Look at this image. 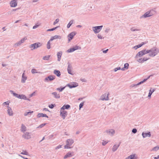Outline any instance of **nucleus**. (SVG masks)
<instances>
[{
  "mask_svg": "<svg viewBox=\"0 0 159 159\" xmlns=\"http://www.w3.org/2000/svg\"><path fill=\"white\" fill-rule=\"evenodd\" d=\"M149 52V55L150 57H153L157 54L159 52V50L157 48L155 47L148 50Z\"/></svg>",
  "mask_w": 159,
  "mask_h": 159,
  "instance_id": "nucleus-1",
  "label": "nucleus"
},
{
  "mask_svg": "<svg viewBox=\"0 0 159 159\" xmlns=\"http://www.w3.org/2000/svg\"><path fill=\"white\" fill-rule=\"evenodd\" d=\"M74 141L72 139H69L67 140L66 141V144L64 146V148L70 149L72 148L73 147H70V146L74 143Z\"/></svg>",
  "mask_w": 159,
  "mask_h": 159,
  "instance_id": "nucleus-2",
  "label": "nucleus"
},
{
  "mask_svg": "<svg viewBox=\"0 0 159 159\" xmlns=\"http://www.w3.org/2000/svg\"><path fill=\"white\" fill-rule=\"evenodd\" d=\"M149 53L148 50H146V49H143L138 52L135 56V58L138 57H141L143 55Z\"/></svg>",
  "mask_w": 159,
  "mask_h": 159,
  "instance_id": "nucleus-3",
  "label": "nucleus"
},
{
  "mask_svg": "<svg viewBox=\"0 0 159 159\" xmlns=\"http://www.w3.org/2000/svg\"><path fill=\"white\" fill-rule=\"evenodd\" d=\"M42 45V43H34L30 45V48H31V50H33L40 47Z\"/></svg>",
  "mask_w": 159,
  "mask_h": 159,
  "instance_id": "nucleus-4",
  "label": "nucleus"
},
{
  "mask_svg": "<svg viewBox=\"0 0 159 159\" xmlns=\"http://www.w3.org/2000/svg\"><path fill=\"white\" fill-rule=\"evenodd\" d=\"M102 25L93 27V30L96 34L98 33L102 29Z\"/></svg>",
  "mask_w": 159,
  "mask_h": 159,
  "instance_id": "nucleus-5",
  "label": "nucleus"
},
{
  "mask_svg": "<svg viewBox=\"0 0 159 159\" xmlns=\"http://www.w3.org/2000/svg\"><path fill=\"white\" fill-rule=\"evenodd\" d=\"M78 86V83L75 82H73L71 83L70 84H67L66 86H67L69 87L70 89H72L77 87Z\"/></svg>",
  "mask_w": 159,
  "mask_h": 159,
  "instance_id": "nucleus-6",
  "label": "nucleus"
},
{
  "mask_svg": "<svg viewBox=\"0 0 159 159\" xmlns=\"http://www.w3.org/2000/svg\"><path fill=\"white\" fill-rule=\"evenodd\" d=\"M76 33L75 32H72L70 33L68 36V40L69 42L71 40H72L73 37L76 35Z\"/></svg>",
  "mask_w": 159,
  "mask_h": 159,
  "instance_id": "nucleus-7",
  "label": "nucleus"
},
{
  "mask_svg": "<svg viewBox=\"0 0 159 159\" xmlns=\"http://www.w3.org/2000/svg\"><path fill=\"white\" fill-rule=\"evenodd\" d=\"M109 93H107L102 95L101 97V100H109L108 95Z\"/></svg>",
  "mask_w": 159,
  "mask_h": 159,
  "instance_id": "nucleus-8",
  "label": "nucleus"
},
{
  "mask_svg": "<svg viewBox=\"0 0 159 159\" xmlns=\"http://www.w3.org/2000/svg\"><path fill=\"white\" fill-rule=\"evenodd\" d=\"M10 6L11 7H15L17 5V0H12L10 2Z\"/></svg>",
  "mask_w": 159,
  "mask_h": 159,
  "instance_id": "nucleus-9",
  "label": "nucleus"
},
{
  "mask_svg": "<svg viewBox=\"0 0 159 159\" xmlns=\"http://www.w3.org/2000/svg\"><path fill=\"white\" fill-rule=\"evenodd\" d=\"M60 115L63 119H64L65 117L67 116V112L66 111L64 110H60Z\"/></svg>",
  "mask_w": 159,
  "mask_h": 159,
  "instance_id": "nucleus-10",
  "label": "nucleus"
},
{
  "mask_svg": "<svg viewBox=\"0 0 159 159\" xmlns=\"http://www.w3.org/2000/svg\"><path fill=\"white\" fill-rule=\"evenodd\" d=\"M55 78L54 75H50L46 77L44 79L45 81H51L54 80Z\"/></svg>",
  "mask_w": 159,
  "mask_h": 159,
  "instance_id": "nucleus-11",
  "label": "nucleus"
},
{
  "mask_svg": "<svg viewBox=\"0 0 159 159\" xmlns=\"http://www.w3.org/2000/svg\"><path fill=\"white\" fill-rule=\"evenodd\" d=\"M105 133H107L108 134L110 135L111 136H112L115 133L114 130L111 129H110L107 130L105 131Z\"/></svg>",
  "mask_w": 159,
  "mask_h": 159,
  "instance_id": "nucleus-12",
  "label": "nucleus"
},
{
  "mask_svg": "<svg viewBox=\"0 0 159 159\" xmlns=\"http://www.w3.org/2000/svg\"><path fill=\"white\" fill-rule=\"evenodd\" d=\"M68 66L67 67V71L68 73L70 75H73V74L72 72L71 69H72V66L69 62L68 63Z\"/></svg>",
  "mask_w": 159,
  "mask_h": 159,
  "instance_id": "nucleus-13",
  "label": "nucleus"
},
{
  "mask_svg": "<svg viewBox=\"0 0 159 159\" xmlns=\"http://www.w3.org/2000/svg\"><path fill=\"white\" fill-rule=\"evenodd\" d=\"M22 137L25 139H28L31 138L29 132H26L22 136Z\"/></svg>",
  "mask_w": 159,
  "mask_h": 159,
  "instance_id": "nucleus-14",
  "label": "nucleus"
},
{
  "mask_svg": "<svg viewBox=\"0 0 159 159\" xmlns=\"http://www.w3.org/2000/svg\"><path fill=\"white\" fill-rule=\"evenodd\" d=\"M142 135L143 138H145L147 137H150L151 134L150 132L149 131L147 133L143 132L142 133Z\"/></svg>",
  "mask_w": 159,
  "mask_h": 159,
  "instance_id": "nucleus-15",
  "label": "nucleus"
},
{
  "mask_svg": "<svg viewBox=\"0 0 159 159\" xmlns=\"http://www.w3.org/2000/svg\"><path fill=\"white\" fill-rule=\"evenodd\" d=\"M70 108V106L69 104H65L61 108V110H68Z\"/></svg>",
  "mask_w": 159,
  "mask_h": 159,
  "instance_id": "nucleus-16",
  "label": "nucleus"
},
{
  "mask_svg": "<svg viewBox=\"0 0 159 159\" xmlns=\"http://www.w3.org/2000/svg\"><path fill=\"white\" fill-rule=\"evenodd\" d=\"M18 98L23 99L26 100L30 101V99L27 98L26 97L24 94H19Z\"/></svg>",
  "mask_w": 159,
  "mask_h": 159,
  "instance_id": "nucleus-17",
  "label": "nucleus"
},
{
  "mask_svg": "<svg viewBox=\"0 0 159 159\" xmlns=\"http://www.w3.org/2000/svg\"><path fill=\"white\" fill-rule=\"evenodd\" d=\"M7 111L8 115L10 116H12L13 115V113L12 110L11 108L9 107L8 106H7Z\"/></svg>",
  "mask_w": 159,
  "mask_h": 159,
  "instance_id": "nucleus-18",
  "label": "nucleus"
},
{
  "mask_svg": "<svg viewBox=\"0 0 159 159\" xmlns=\"http://www.w3.org/2000/svg\"><path fill=\"white\" fill-rule=\"evenodd\" d=\"M73 152H68L64 156V159H65L67 158L68 157H72L73 156Z\"/></svg>",
  "mask_w": 159,
  "mask_h": 159,
  "instance_id": "nucleus-19",
  "label": "nucleus"
},
{
  "mask_svg": "<svg viewBox=\"0 0 159 159\" xmlns=\"http://www.w3.org/2000/svg\"><path fill=\"white\" fill-rule=\"evenodd\" d=\"M37 117L38 118H40L41 117H46L48 118V116L45 114H43V113H38L37 115Z\"/></svg>",
  "mask_w": 159,
  "mask_h": 159,
  "instance_id": "nucleus-20",
  "label": "nucleus"
},
{
  "mask_svg": "<svg viewBox=\"0 0 159 159\" xmlns=\"http://www.w3.org/2000/svg\"><path fill=\"white\" fill-rule=\"evenodd\" d=\"M120 143L121 142H120L118 145L115 144L113 146L112 148V150L113 152L116 151L117 150L118 147L120 146Z\"/></svg>",
  "mask_w": 159,
  "mask_h": 159,
  "instance_id": "nucleus-21",
  "label": "nucleus"
},
{
  "mask_svg": "<svg viewBox=\"0 0 159 159\" xmlns=\"http://www.w3.org/2000/svg\"><path fill=\"white\" fill-rule=\"evenodd\" d=\"M27 77L25 76V73L24 72L22 75L21 82L22 83H25L26 80H27Z\"/></svg>",
  "mask_w": 159,
  "mask_h": 159,
  "instance_id": "nucleus-22",
  "label": "nucleus"
},
{
  "mask_svg": "<svg viewBox=\"0 0 159 159\" xmlns=\"http://www.w3.org/2000/svg\"><path fill=\"white\" fill-rule=\"evenodd\" d=\"M62 55V52L60 51L57 53V60L60 61L61 60V57Z\"/></svg>",
  "mask_w": 159,
  "mask_h": 159,
  "instance_id": "nucleus-23",
  "label": "nucleus"
},
{
  "mask_svg": "<svg viewBox=\"0 0 159 159\" xmlns=\"http://www.w3.org/2000/svg\"><path fill=\"white\" fill-rule=\"evenodd\" d=\"M155 89H152V88H151L149 91L148 97L149 98H151V96L152 94V93L155 91Z\"/></svg>",
  "mask_w": 159,
  "mask_h": 159,
  "instance_id": "nucleus-24",
  "label": "nucleus"
},
{
  "mask_svg": "<svg viewBox=\"0 0 159 159\" xmlns=\"http://www.w3.org/2000/svg\"><path fill=\"white\" fill-rule=\"evenodd\" d=\"M53 73L57 77H59L61 75L60 71L59 70H54Z\"/></svg>",
  "mask_w": 159,
  "mask_h": 159,
  "instance_id": "nucleus-25",
  "label": "nucleus"
},
{
  "mask_svg": "<svg viewBox=\"0 0 159 159\" xmlns=\"http://www.w3.org/2000/svg\"><path fill=\"white\" fill-rule=\"evenodd\" d=\"M61 39V37L60 35H55L53 36L52 37H51L50 41H52L54 39Z\"/></svg>",
  "mask_w": 159,
  "mask_h": 159,
  "instance_id": "nucleus-26",
  "label": "nucleus"
},
{
  "mask_svg": "<svg viewBox=\"0 0 159 159\" xmlns=\"http://www.w3.org/2000/svg\"><path fill=\"white\" fill-rule=\"evenodd\" d=\"M136 158L135 154H132L126 157L125 159H136Z\"/></svg>",
  "mask_w": 159,
  "mask_h": 159,
  "instance_id": "nucleus-27",
  "label": "nucleus"
},
{
  "mask_svg": "<svg viewBox=\"0 0 159 159\" xmlns=\"http://www.w3.org/2000/svg\"><path fill=\"white\" fill-rule=\"evenodd\" d=\"M52 94L54 95V97L56 98H59L60 97V95L57 94V92H53Z\"/></svg>",
  "mask_w": 159,
  "mask_h": 159,
  "instance_id": "nucleus-28",
  "label": "nucleus"
},
{
  "mask_svg": "<svg viewBox=\"0 0 159 159\" xmlns=\"http://www.w3.org/2000/svg\"><path fill=\"white\" fill-rule=\"evenodd\" d=\"M21 131L24 132L26 130V127L23 124L21 125V128L20 129Z\"/></svg>",
  "mask_w": 159,
  "mask_h": 159,
  "instance_id": "nucleus-29",
  "label": "nucleus"
},
{
  "mask_svg": "<svg viewBox=\"0 0 159 159\" xmlns=\"http://www.w3.org/2000/svg\"><path fill=\"white\" fill-rule=\"evenodd\" d=\"M10 92L11 94H13L14 96L18 98L20 94L14 93L12 90H10Z\"/></svg>",
  "mask_w": 159,
  "mask_h": 159,
  "instance_id": "nucleus-30",
  "label": "nucleus"
},
{
  "mask_svg": "<svg viewBox=\"0 0 159 159\" xmlns=\"http://www.w3.org/2000/svg\"><path fill=\"white\" fill-rule=\"evenodd\" d=\"M37 70L36 69H33L31 70V73L34 74L35 73H39V74H41L42 72L39 71H36Z\"/></svg>",
  "mask_w": 159,
  "mask_h": 159,
  "instance_id": "nucleus-31",
  "label": "nucleus"
},
{
  "mask_svg": "<svg viewBox=\"0 0 159 159\" xmlns=\"http://www.w3.org/2000/svg\"><path fill=\"white\" fill-rule=\"evenodd\" d=\"M150 15L149 11L146 12L143 15L142 17H143L144 18H147L150 16Z\"/></svg>",
  "mask_w": 159,
  "mask_h": 159,
  "instance_id": "nucleus-32",
  "label": "nucleus"
},
{
  "mask_svg": "<svg viewBox=\"0 0 159 159\" xmlns=\"http://www.w3.org/2000/svg\"><path fill=\"white\" fill-rule=\"evenodd\" d=\"M149 12L151 16L155 14L156 13V12L154 10H150Z\"/></svg>",
  "mask_w": 159,
  "mask_h": 159,
  "instance_id": "nucleus-33",
  "label": "nucleus"
},
{
  "mask_svg": "<svg viewBox=\"0 0 159 159\" xmlns=\"http://www.w3.org/2000/svg\"><path fill=\"white\" fill-rule=\"evenodd\" d=\"M66 86H64L63 87H60L59 88H57V90L59 91V92H62L66 88Z\"/></svg>",
  "mask_w": 159,
  "mask_h": 159,
  "instance_id": "nucleus-34",
  "label": "nucleus"
},
{
  "mask_svg": "<svg viewBox=\"0 0 159 159\" xmlns=\"http://www.w3.org/2000/svg\"><path fill=\"white\" fill-rule=\"evenodd\" d=\"M50 57V55H47L43 57V60L48 61L49 60V58Z\"/></svg>",
  "mask_w": 159,
  "mask_h": 159,
  "instance_id": "nucleus-35",
  "label": "nucleus"
},
{
  "mask_svg": "<svg viewBox=\"0 0 159 159\" xmlns=\"http://www.w3.org/2000/svg\"><path fill=\"white\" fill-rule=\"evenodd\" d=\"M74 21V20H71L69 23L68 24L67 26V27L68 28H69L71 25H72Z\"/></svg>",
  "mask_w": 159,
  "mask_h": 159,
  "instance_id": "nucleus-36",
  "label": "nucleus"
},
{
  "mask_svg": "<svg viewBox=\"0 0 159 159\" xmlns=\"http://www.w3.org/2000/svg\"><path fill=\"white\" fill-rule=\"evenodd\" d=\"M74 48H73V47L72 48H70V49H68L67 51V52H68L70 53L73 52L75 51Z\"/></svg>",
  "mask_w": 159,
  "mask_h": 159,
  "instance_id": "nucleus-37",
  "label": "nucleus"
},
{
  "mask_svg": "<svg viewBox=\"0 0 159 159\" xmlns=\"http://www.w3.org/2000/svg\"><path fill=\"white\" fill-rule=\"evenodd\" d=\"M73 48H74V49H75V51L77 49H81V48L77 45H75V46H74L73 47Z\"/></svg>",
  "mask_w": 159,
  "mask_h": 159,
  "instance_id": "nucleus-38",
  "label": "nucleus"
},
{
  "mask_svg": "<svg viewBox=\"0 0 159 159\" xmlns=\"http://www.w3.org/2000/svg\"><path fill=\"white\" fill-rule=\"evenodd\" d=\"M47 124L46 123H44L41 124L39 126H38L37 128H41L43 127L45 125Z\"/></svg>",
  "mask_w": 159,
  "mask_h": 159,
  "instance_id": "nucleus-39",
  "label": "nucleus"
},
{
  "mask_svg": "<svg viewBox=\"0 0 159 159\" xmlns=\"http://www.w3.org/2000/svg\"><path fill=\"white\" fill-rule=\"evenodd\" d=\"M52 41H50V40L48 42L47 44V48L48 49H49L50 48V42Z\"/></svg>",
  "mask_w": 159,
  "mask_h": 159,
  "instance_id": "nucleus-40",
  "label": "nucleus"
},
{
  "mask_svg": "<svg viewBox=\"0 0 159 159\" xmlns=\"http://www.w3.org/2000/svg\"><path fill=\"white\" fill-rule=\"evenodd\" d=\"M159 149V146H157L156 147H154L152 149V150L154 151H157Z\"/></svg>",
  "mask_w": 159,
  "mask_h": 159,
  "instance_id": "nucleus-41",
  "label": "nucleus"
},
{
  "mask_svg": "<svg viewBox=\"0 0 159 159\" xmlns=\"http://www.w3.org/2000/svg\"><path fill=\"white\" fill-rule=\"evenodd\" d=\"M21 154L23 155H29L28 153L25 150H23V152L20 153Z\"/></svg>",
  "mask_w": 159,
  "mask_h": 159,
  "instance_id": "nucleus-42",
  "label": "nucleus"
},
{
  "mask_svg": "<svg viewBox=\"0 0 159 159\" xmlns=\"http://www.w3.org/2000/svg\"><path fill=\"white\" fill-rule=\"evenodd\" d=\"M58 28V27L57 26L56 27L53 28L48 29L47 30V31H53V30H55L57 28Z\"/></svg>",
  "mask_w": 159,
  "mask_h": 159,
  "instance_id": "nucleus-43",
  "label": "nucleus"
},
{
  "mask_svg": "<svg viewBox=\"0 0 159 159\" xmlns=\"http://www.w3.org/2000/svg\"><path fill=\"white\" fill-rule=\"evenodd\" d=\"M33 112V111L26 112L25 113L24 115L25 116H26L27 115H31V113H32Z\"/></svg>",
  "mask_w": 159,
  "mask_h": 159,
  "instance_id": "nucleus-44",
  "label": "nucleus"
},
{
  "mask_svg": "<svg viewBox=\"0 0 159 159\" xmlns=\"http://www.w3.org/2000/svg\"><path fill=\"white\" fill-rule=\"evenodd\" d=\"M141 45H140V44H139L137 45H136L135 46H134L133 48H134L135 50L137 49L138 48H139L140 47H141Z\"/></svg>",
  "mask_w": 159,
  "mask_h": 159,
  "instance_id": "nucleus-45",
  "label": "nucleus"
},
{
  "mask_svg": "<svg viewBox=\"0 0 159 159\" xmlns=\"http://www.w3.org/2000/svg\"><path fill=\"white\" fill-rule=\"evenodd\" d=\"M56 106L55 104H52L50 105H48V107L51 109H52L54 108V107Z\"/></svg>",
  "mask_w": 159,
  "mask_h": 159,
  "instance_id": "nucleus-46",
  "label": "nucleus"
},
{
  "mask_svg": "<svg viewBox=\"0 0 159 159\" xmlns=\"http://www.w3.org/2000/svg\"><path fill=\"white\" fill-rule=\"evenodd\" d=\"M129 66V64L128 63H126L124 65V68H125L126 69L128 68Z\"/></svg>",
  "mask_w": 159,
  "mask_h": 159,
  "instance_id": "nucleus-47",
  "label": "nucleus"
},
{
  "mask_svg": "<svg viewBox=\"0 0 159 159\" xmlns=\"http://www.w3.org/2000/svg\"><path fill=\"white\" fill-rule=\"evenodd\" d=\"M143 81H140V82H139V83H138L137 84H134V85L133 86V87H134V86H137V85H139L143 83Z\"/></svg>",
  "mask_w": 159,
  "mask_h": 159,
  "instance_id": "nucleus-48",
  "label": "nucleus"
},
{
  "mask_svg": "<svg viewBox=\"0 0 159 159\" xmlns=\"http://www.w3.org/2000/svg\"><path fill=\"white\" fill-rule=\"evenodd\" d=\"M137 130L136 128H134L132 129V133L135 134L137 132Z\"/></svg>",
  "mask_w": 159,
  "mask_h": 159,
  "instance_id": "nucleus-49",
  "label": "nucleus"
},
{
  "mask_svg": "<svg viewBox=\"0 0 159 159\" xmlns=\"http://www.w3.org/2000/svg\"><path fill=\"white\" fill-rule=\"evenodd\" d=\"M153 76L152 75H151L148 76L147 78L144 79L143 80V83L146 82L148 79H149L150 77L151 76Z\"/></svg>",
  "mask_w": 159,
  "mask_h": 159,
  "instance_id": "nucleus-50",
  "label": "nucleus"
},
{
  "mask_svg": "<svg viewBox=\"0 0 159 159\" xmlns=\"http://www.w3.org/2000/svg\"><path fill=\"white\" fill-rule=\"evenodd\" d=\"M84 102H81L79 105V109H80L81 108H82L84 105Z\"/></svg>",
  "mask_w": 159,
  "mask_h": 159,
  "instance_id": "nucleus-51",
  "label": "nucleus"
},
{
  "mask_svg": "<svg viewBox=\"0 0 159 159\" xmlns=\"http://www.w3.org/2000/svg\"><path fill=\"white\" fill-rule=\"evenodd\" d=\"M21 43H22L20 42V41H19L17 43H16L15 44V45L16 46H19V45H20Z\"/></svg>",
  "mask_w": 159,
  "mask_h": 159,
  "instance_id": "nucleus-52",
  "label": "nucleus"
},
{
  "mask_svg": "<svg viewBox=\"0 0 159 159\" xmlns=\"http://www.w3.org/2000/svg\"><path fill=\"white\" fill-rule=\"evenodd\" d=\"M59 21V19L57 18V19L53 23V25H55Z\"/></svg>",
  "mask_w": 159,
  "mask_h": 159,
  "instance_id": "nucleus-53",
  "label": "nucleus"
},
{
  "mask_svg": "<svg viewBox=\"0 0 159 159\" xmlns=\"http://www.w3.org/2000/svg\"><path fill=\"white\" fill-rule=\"evenodd\" d=\"M98 37L99 39H103L104 38L101 35H100V34H98Z\"/></svg>",
  "mask_w": 159,
  "mask_h": 159,
  "instance_id": "nucleus-54",
  "label": "nucleus"
},
{
  "mask_svg": "<svg viewBox=\"0 0 159 159\" xmlns=\"http://www.w3.org/2000/svg\"><path fill=\"white\" fill-rule=\"evenodd\" d=\"M26 39V38H22L20 41V42L21 43H22L24 42L25 40Z\"/></svg>",
  "mask_w": 159,
  "mask_h": 159,
  "instance_id": "nucleus-55",
  "label": "nucleus"
},
{
  "mask_svg": "<svg viewBox=\"0 0 159 159\" xmlns=\"http://www.w3.org/2000/svg\"><path fill=\"white\" fill-rule=\"evenodd\" d=\"M143 59L142 58H139V59L137 60V61L140 63H143V61H142Z\"/></svg>",
  "mask_w": 159,
  "mask_h": 159,
  "instance_id": "nucleus-56",
  "label": "nucleus"
},
{
  "mask_svg": "<svg viewBox=\"0 0 159 159\" xmlns=\"http://www.w3.org/2000/svg\"><path fill=\"white\" fill-rule=\"evenodd\" d=\"M121 69L120 67H118L114 69V70L115 72L116 71L118 70H120Z\"/></svg>",
  "mask_w": 159,
  "mask_h": 159,
  "instance_id": "nucleus-57",
  "label": "nucleus"
},
{
  "mask_svg": "<svg viewBox=\"0 0 159 159\" xmlns=\"http://www.w3.org/2000/svg\"><path fill=\"white\" fill-rule=\"evenodd\" d=\"M39 26V25H37L36 24L35 25H34V26H33V29H35L36 28H37Z\"/></svg>",
  "mask_w": 159,
  "mask_h": 159,
  "instance_id": "nucleus-58",
  "label": "nucleus"
},
{
  "mask_svg": "<svg viewBox=\"0 0 159 159\" xmlns=\"http://www.w3.org/2000/svg\"><path fill=\"white\" fill-rule=\"evenodd\" d=\"M148 42H142L141 43L139 44L140 45L141 47L143 45L147 43Z\"/></svg>",
  "mask_w": 159,
  "mask_h": 159,
  "instance_id": "nucleus-59",
  "label": "nucleus"
},
{
  "mask_svg": "<svg viewBox=\"0 0 159 159\" xmlns=\"http://www.w3.org/2000/svg\"><path fill=\"white\" fill-rule=\"evenodd\" d=\"M130 30H131L132 31H139V30H138V29H134L133 28H131Z\"/></svg>",
  "mask_w": 159,
  "mask_h": 159,
  "instance_id": "nucleus-60",
  "label": "nucleus"
},
{
  "mask_svg": "<svg viewBox=\"0 0 159 159\" xmlns=\"http://www.w3.org/2000/svg\"><path fill=\"white\" fill-rule=\"evenodd\" d=\"M107 143L108 142H106V141H103L102 143V144L103 146H104L105 145H106Z\"/></svg>",
  "mask_w": 159,
  "mask_h": 159,
  "instance_id": "nucleus-61",
  "label": "nucleus"
},
{
  "mask_svg": "<svg viewBox=\"0 0 159 159\" xmlns=\"http://www.w3.org/2000/svg\"><path fill=\"white\" fill-rule=\"evenodd\" d=\"M142 61H143V62H144V61H146L147 60H148L149 59V58H148L147 57H144L143 58H142Z\"/></svg>",
  "mask_w": 159,
  "mask_h": 159,
  "instance_id": "nucleus-62",
  "label": "nucleus"
},
{
  "mask_svg": "<svg viewBox=\"0 0 159 159\" xmlns=\"http://www.w3.org/2000/svg\"><path fill=\"white\" fill-rule=\"evenodd\" d=\"M62 146V145H59L57 146L55 148V149H59L61 148Z\"/></svg>",
  "mask_w": 159,
  "mask_h": 159,
  "instance_id": "nucleus-63",
  "label": "nucleus"
},
{
  "mask_svg": "<svg viewBox=\"0 0 159 159\" xmlns=\"http://www.w3.org/2000/svg\"><path fill=\"white\" fill-rule=\"evenodd\" d=\"M110 30V29L109 28H107L106 29V30H105V32L106 33H108L109 32V31Z\"/></svg>",
  "mask_w": 159,
  "mask_h": 159,
  "instance_id": "nucleus-64",
  "label": "nucleus"
}]
</instances>
